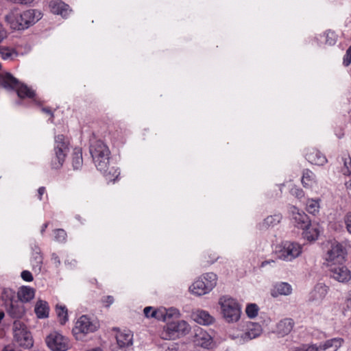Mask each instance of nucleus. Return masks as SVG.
Returning a JSON list of instances; mask_svg holds the SVG:
<instances>
[{
	"mask_svg": "<svg viewBox=\"0 0 351 351\" xmlns=\"http://www.w3.org/2000/svg\"><path fill=\"white\" fill-rule=\"evenodd\" d=\"M43 110L47 113H49V114H51V110H48V109H46V108H44Z\"/></svg>",
	"mask_w": 351,
	"mask_h": 351,
	"instance_id": "3c124183",
	"label": "nucleus"
},
{
	"mask_svg": "<svg viewBox=\"0 0 351 351\" xmlns=\"http://www.w3.org/2000/svg\"><path fill=\"white\" fill-rule=\"evenodd\" d=\"M4 317V313L0 312V321Z\"/></svg>",
	"mask_w": 351,
	"mask_h": 351,
	"instance_id": "8fccbe9b",
	"label": "nucleus"
},
{
	"mask_svg": "<svg viewBox=\"0 0 351 351\" xmlns=\"http://www.w3.org/2000/svg\"><path fill=\"white\" fill-rule=\"evenodd\" d=\"M328 293V287L324 284H317L310 293L309 300L312 302L322 301Z\"/></svg>",
	"mask_w": 351,
	"mask_h": 351,
	"instance_id": "dca6fc26",
	"label": "nucleus"
},
{
	"mask_svg": "<svg viewBox=\"0 0 351 351\" xmlns=\"http://www.w3.org/2000/svg\"><path fill=\"white\" fill-rule=\"evenodd\" d=\"M271 262H272V263H273V262H274V261H273V260H271V261H263V262L261 263V266H262V267H263V266H265V265L270 263Z\"/></svg>",
	"mask_w": 351,
	"mask_h": 351,
	"instance_id": "de8ad7c7",
	"label": "nucleus"
},
{
	"mask_svg": "<svg viewBox=\"0 0 351 351\" xmlns=\"http://www.w3.org/2000/svg\"><path fill=\"white\" fill-rule=\"evenodd\" d=\"M223 317L228 322H237L241 315V308L235 300L221 298L219 300Z\"/></svg>",
	"mask_w": 351,
	"mask_h": 351,
	"instance_id": "423d86ee",
	"label": "nucleus"
},
{
	"mask_svg": "<svg viewBox=\"0 0 351 351\" xmlns=\"http://www.w3.org/2000/svg\"><path fill=\"white\" fill-rule=\"evenodd\" d=\"M0 86L8 90H16L17 95L20 98L25 97L33 98L35 93L26 85L20 84L19 80L10 73L0 74Z\"/></svg>",
	"mask_w": 351,
	"mask_h": 351,
	"instance_id": "7ed1b4c3",
	"label": "nucleus"
},
{
	"mask_svg": "<svg viewBox=\"0 0 351 351\" xmlns=\"http://www.w3.org/2000/svg\"><path fill=\"white\" fill-rule=\"evenodd\" d=\"M145 316L146 317L155 318L158 320H163L166 322L165 318V308H158L154 310L151 306H147L143 310Z\"/></svg>",
	"mask_w": 351,
	"mask_h": 351,
	"instance_id": "6ab92c4d",
	"label": "nucleus"
},
{
	"mask_svg": "<svg viewBox=\"0 0 351 351\" xmlns=\"http://www.w3.org/2000/svg\"><path fill=\"white\" fill-rule=\"evenodd\" d=\"M25 311L23 304L19 300H13L10 298V304L7 309V312L10 317L14 319L21 318Z\"/></svg>",
	"mask_w": 351,
	"mask_h": 351,
	"instance_id": "ddd939ff",
	"label": "nucleus"
},
{
	"mask_svg": "<svg viewBox=\"0 0 351 351\" xmlns=\"http://www.w3.org/2000/svg\"><path fill=\"white\" fill-rule=\"evenodd\" d=\"M165 318H166L167 324L168 322H171L169 321L170 319H171L173 317L178 318L180 317V313H179L178 310H177L176 308H171L169 309L165 308Z\"/></svg>",
	"mask_w": 351,
	"mask_h": 351,
	"instance_id": "473e14b6",
	"label": "nucleus"
},
{
	"mask_svg": "<svg viewBox=\"0 0 351 351\" xmlns=\"http://www.w3.org/2000/svg\"><path fill=\"white\" fill-rule=\"evenodd\" d=\"M294 322L293 319L286 318L281 320L277 325V330L282 335H288L293 329Z\"/></svg>",
	"mask_w": 351,
	"mask_h": 351,
	"instance_id": "4be33fe9",
	"label": "nucleus"
},
{
	"mask_svg": "<svg viewBox=\"0 0 351 351\" xmlns=\"http://www.w3.org/2000/svg\"><path fill=\"white\" fill-rule=\"evenodd\" d=\"M68 142L65 141L64 136L62 134L55 137V157L51 160V168L54 169H60L65 160V158L69 152Z\"/></svg>",
	"mask_w": 351,
	"mask_h": 351,
	"instance_id": "39448f33",
	"label": "nucleus"
},
{
	"mask_svg": "<svg viewBox=\"0 0 351 351\" xmlns=\"http://www.w3.org/2000/svg\"><path fill=\"white\" fill-rule=\"evenodd\" d=\"M66 237V233L63 229H58L56 231V239L59 241H64Z\"/></svg>",
	"mask_w": 351,
	"mask_h": 351,
	"instance_id": "f704fd0d",
	"label": "nucleus"
},
{
	"mask_svg": "<svg viewBox=\"0 0 351 351\" xmlns=\"http://www.w3.org/2000/svg\"><path fill=\"white\" fill-rule=\"evenodd\" d=\"M302 252V246L295 242L286 241L276 254L278 258L291 261L298 257Z\"/></svg>",
	"mask_w": 351,
	"mask_h": 351,
	"instance_id": "6e6552de",
	"label": "nucleus"
},
{
	"mask_svg": "<svg viewBox=\"0 0 351 351\" xmlns=\"http://www.w3.org/2000/svg\"><path fill=\"white\" fill-rule=\"evenodd\" d=\"M291 292V287L287 282H280L277 284L271 291V295L277 297L278 295H289Z\"/></svg>",
	"mask_w": 351,
	"mask_h": 351,
	"instance_id": "b1692460",
	"label": "nucleus"
},
{
	"mask_svg": "<svg viewBox=\"0 0 351 351\" xmlns=\"http://www.w3.org/2000/svg\"><path fill=\"white\" fill-rule=\"evenodd\" d=\"M195 343L204 348H211L213 345V338L206 332L200 330L195 335Z\"/></svg>",
	"mask_w": 351,
	"mask_h": 351,
	"instance_id": "2eb2a0df",
	"label": "nucleus"
},
{
	"mask_svg": "<svg viewBox=\"0 0 351 351\" xmlns=\"http://www.w3.org/2000/svg\"><path fill=\"white\" fill-rule=\"evenodd\" d=\"M83 164L82 153L80 149L75 148L73 154L72 166L74 169H79Z\"/></svg>",
	"mask_w": 351,
	"mask_h": 351,
	"instance_id": "bb28decb",
	"label": "nucleus"
},
{
	"mask_svg": "<svg viewBox=\"0 0 351 351\" xmlns=\"http://www.w3.org/2000/svg\"><path fill=\"white\" fill-rule=\"evenodd\" d=\"M40 12L35 10H28L23 12H20L14 10L8 13L5 19L13 29H25L34 24L39 19Z\"/></svg>",
	"mask_w": 351,
	"mask_h": 351,
	"instance_id": "f257e3e1",
	"label": "nucleus"
},
{
	"mask_svg": "<svg viewBox=\"0 0 351 351\" xmlns=\"http://www.w3.org/2000/svg\"><path fill=\"white\" fill-rule=\"evenodd\" d=\"M343 341V340L341 338H334L327 340L322 346H320L318 348L319 351H336L337 348L341 346Z\"/></svg>",
	"mask_w": 351,
	"mask_h": 351,
	"instance_id": "412c9836",
	"label": "nucleus"
},
{
	"mask_svg": "<svg viewBox=\"0 0 351 351\" xmlns=\"http://www.w3.org/2000/svg\"><path fill=\"white\" fill-rule=\"evenodd\" d=\"M309 178H310V175H309V172L308 171V174L306 175V179L309 180Z\"/></svg>",
	"mask_w": 351,
	"mask_h": 351,
	"instance_id": "603ef678",
	"label": "nucleus"
},
{
	"mask_svg": "<svg viewBox=\"0 0 351 351\" xmlns=\"http://www.w3.org/2000/svg\"><path fill=\"white\" fill-rule=\"evenodd\" d=\"M346 252L345 248L339 243L332 244L331 248L327 252V261H332L335 264H343L345 261Z\"/></svg>",
	"mask_w": 351,
	"mask_h": 351,
	"instance_id": "9d476101",
	"label": "nucleus"
},
{
	"mask_svg": "<svg viewBox=\"0 0 351 351\" xmlns=\"http://www.w3.org/2000/svg\"><path fill=\"white\" fill-rule=\"evenodd\" d=\"M294 219L299 228L305 230L311 226L308 217L305 213H297L294 216Z\"/></svg>",
	"mask_w": 351,
	"mask_h": 351,
	"instance_id": "a878e982",
	"label": "nucleus"
},
{
	"mask_svg": "<svg viewBox=\"0 0 351 351\" xmlns=\"http://www.w3.org/2000/svg\"><path fill=\"white\" fill-rule=\"evenodd\" d=\"M49 7L50 11L56 14H60L66 17L69 12V5L61 0H52L49 2Z\"/></svg>",
	"mask_w": 351,
	"mask_h": 351,
	"instance_id": "4468645a",
	"label": "nucleus"
},
{
	"mask_svg": "<svg viewBox=\"0 0 351 351\" xmlns=\"http://www.w3.org/2000/svg\"><path fill=\"white\" fill-rule=\"evenodd\" d=\"M190 326L186 322L178 320L168 322L164 327V331L162 333V338L165 339H175L184 336L190 331Z\"/></svg>",
	"mask_w": 351,
	"mask_h": 351,
	"instance_id": "20e7f679",
	"label": "nucleus"
},
{
	"mask_svg": "<svg viewBox=\"0 0 351 351\" xmlns=\"http://www.w3.org/2000/svg\"><path fill=\"white\" fill-rule=\"evenodd\" d=\"M89 151L97 169L106 174L110 154L108 147L102 141H95L90 144Z\"/></svg>",
	"mask_w": 351,
	"mask_h": 351,
	"instance_id": "f03ea898",
	"label": "nucleus"
},
{
	"mask_svg": "<svg viewBox=\"0 0 351 351\" xmlns=\"http://www.w3.org/2000/svg\"><path fill=\"white\" fill-rule=\"evenodd\" d=\"M133 335L131 331H124L117 334V344L120 348L128 347L132 345Z\"/></svg>",
	"mask_w": 351,
	"mask_h": 351,
	"instance_id": "f3484780",
	"label": "nucleus"
},
{
	"mask_svg": "<svg viewBox=\"0 0 351 351\" xmlns=\"http://www.w3.org/2000/svg\"><path fill=\"white\" fill-rule=\"evenodd\" d=\"M7 37V32L2 27L1 25L0 24V43Z\"/></svg>",
	"mask_w": 351,
	"mask_h": 351,
	"instance_id": "79ce46f5",
	"label": "nucleus"
},
{
	"mask_svg": "<svg viewBox=\"0 0 351 351\" xmlns=\"http://www.w3.org/2000/svg\"><path fill=\"white\" fill-rule=\"evenodd\" d=\"M272 217H269L266 219L267 223L271 222Z\"/></svg>",
	"mask_w": 351,
	"mask_h": 351,
	"instance_id": "09e8293b",
	"label": "nucleus"
},
{
	"mask_svg": "<svg viewBox=\"0 0 351 351\" xmlns=\"http://www.w3.org/2000/svg\"><path fill=\"white\" fill-rule=\"evenodd\" d=\"M190 289L197 295H202L210 291V290H207L205 281L202 278L196 280Z\"/></svg>",
	"mask_w": 351,
	"mask_h": 351,
	"instance_id": "5701e85b",
	"label": "nucleus"
},
{
	"mask_svg": "<svg viewBox=\"0 0 351 351\" xmlns=\"http://www.w3.org/2000/svg\"><path fill=\"white\" fill-rule=\"evenodd\" d=\"M47 223H45V224L44 225V227H43V229L42 230V231H44V230H45V229L47 228Z\"/></svg>",
	"mask_w": 351,
	"mask_h": 351,
	"instance_id": "864d4df0",
	"label": "nucleus"
},
{
	"mask_svg": "<svg viewBox=\"0 0 351 351\" xmlns=\"http://www.w3.org/2000/svg\"><path fill=\"white\" fill-rule=\"evenodd\" d=\"M102 302L104 303H106V306H110L111 304L113 303L114 302V298L112 296H110V295H108L106 297L104 298V299L102 300Z\"/></svg>",
	"mask_w": 351,
	"mask_h": 351,
	"instance_id": "ea45409f",
	"label": "nucleus"
},
{
	"mask_svg": "<svg viewBox=\"0 0 351 351\" xmlns=\"http://www.w3.org/2000/svg\"><path fill=\"white\" fill-rule=\"evenodd\" d=\"M3 351H20V350H16L14 348H12L10 346H5Z\"/></svg>",
	"mask_w": 351,
	"mask_h": 351,
	"instance_id": "49530a36",
	"label": "nucleus"
},
{
	"mask_svg": "<svg viewBox=\"0 0 351 351\" xmlns=\"http://www.w3.org/2000/svg\"><path fill=\"white\" fill-rule=\"evenodd\" d=\"M330 273L332 278L340 282H347L351 280L350 271L342 264L332 263L330 265Z\"/></svg>",
	"mask_w": 351,
	"mask_h": 351,
	"instance_id": "9b49d317",
	"label": "nucleus"
},
{
	"mask_svg": "<svg viewBox=\"0 0 351 351\" xmlns=\"http://www.w3.org/2000/svg\"><path fill=\"white\" fill-rule=\"evenodd\" d=\"M52 258V261L56 264V267H58L60 265V258H59V256L56 254H55V253L52 254V258Z\"/></svg>",
	"mask_w": 351,
	"mask_h": 351,
	"instance_id": "37998d69",
	"label": "nucleus"
},
{
	"mask_svg": "<svg viewBox=\"0 0 351 351\" xmlns=\"http://www.w3.org/2000/svg\"><path fill=\"white\" fill-rule=\"evenodd\" d=\"M13 332L14 340L20 346L25 348L32 347L33 340L32 335L23 322L19 320H15L14 322Z\"/></svg>",
	"mask_w": 351,
	"mask_h": 351,
	"instance_id": "0eeeda50",
	"label": "nucleus"
},
{
	"mask_svg": "<svg viewBox=\"0 0 351 351\" xmlns=\"http://www.w3.org/2000/svg\"><path fill=\"white\" fill-rule=\"evenodd\" d=\"M307 210L311 213H314L318 210L319 208V203L317 201L311 199L308 200L307 204Z\"/></svg>",
	"mask_w": 351,
	"mask_h": 351,
	"instance_id": "72a5a7b5",
	"label": "nucleus"
},
{
	"mask_svg": "<svg viewBox=\"0 0 351 351\" xmlns=\"http://www.w3.org/2000/svg\"><path fill=\"white\" fill-rule=\"evenodd\" d=\"M45 188L42 186V187H40L38 190V197L40 199H41L42 198V195H43V193H45Z\"/></svg>",
	"mask_w": 351,
	"mask_h": 351,
	"instance_id": "c03bdc74",
	"label": "nucleus"
},
{
	"mask_svg": "<svg viewBox=\"0 0 351 351\" xmlns=\"http://www.w3.org/2000/svg\"><path fill=\"white\" fill-rule=\"evenodd\" d=\"M119 175V173L116 176V178H118V176Z\"/></svg>",
	"mask_w": 351,
	"mask_h": 351,
	"instance_id": "5fc2aeb1",
	"label": "nucleus"
},
{
	"mask_svg": "<svg viewBox=\"0 0 351 351\" xmlns=\"http://www.w3.org/2000/svg\"><path fill=\"white\" fill-rule=\"evenodd\" d=\"M193 319L197 323L202 325H209L214 321L213 317L204 311H197L193 314Z\"/></svg>",
	"mask_w": 351,
	"mask_h": 351,
	"instance_id": "a211bd4d",
	"label": "nucleus"
},
{
	"mask_svg": "<svg viewBox=\"0 0 351 351\" xmlns=\"http://www.w3.org/2000/svg\"><path fill=\"white\" fill-rule=\"evenodd\" d=\"M0 55L3 59L5 60L8 59L12 53L8 48L0 46Z\"/></svg>",
	"mask_w": 351,
	"mask_h": 351,
	"instance_id": "c9c22d12",
	"label": "nucleus"
},
{
	"mask_svg": "<svg viewBox=\"0 0 351 351\" xmlns=\"http://www.w3.org/2000/svg\"><path fill=\"white\" fill-rule=\"evenodd\" d=\"M56 313L61 324H64L68 320L67 309L64 306L56 305Z\"/></svg>",
	"mask_w": 351,
	"mask_h": 351,
	"instance_id": "c756f323",
	"label": "nucleus"
},
{
	"mask_svg": "<svg viewBox=\"0 0 351 351\" xmlns=\"http://www.w3.org/2000/svg\"><path fill=\"white\" fill-rule=\"evenodd\" d=\"M21 278L27 282H31L33 280V276L29 271H23L21 273Z\"/></svg>",
	"mask_w": 351,
	"mask_h": 351,
	"instance_id": "58836bf2",
	"label": "nucleus"
},
{
	"mask_svg": "<svg viewBox=\"0 0 351 351\" xmlns=\"http://www.w3.org/2000/svg\"><path fill=\"white\" fill-rule=\"evenodd\" d=\"M344 311H351V291L349 293V297L346 301V307H344Z\"/></svg>",
	"mask_w": 351,
	"mask_h": 351,
	"instance_id": "a19ab883",
	"label": "nucleus"
},
{
	"mask_svg": "<svg viewBox=\"0 0 351 351\" xmlns=\"http://www.w3.org/2000/svg\"><path fill=\"white\" fill-rule=\"evenodd\" d=\"M19 301L22 304L30 301L34 297V289L28 287H22L17 293Z\"/></svg>",
	"mask_w": 351,
	"mask_h": 351,
	"instance_id": "aec40b11",
	"label": "nucleus"
},
{
	"mask_svg": "<svg viewBox=\"0 0 351 351\" xmlns=\"http://www.w3.org/2000/svg\"><path fill=\"white\" fill-rule=\"evenodd\" d=\"M252 328H249V330L245 333V339H252L260 335L261 333V326L258 324H252Z\"/></svg>",
	"mask_w": 351,
	"mask_h": 351,
	"instance_id": "c85d7f7f",
	"label": "nucleus"
},
{
	"mask_svg": "<svg viewBox=\"0 0 351 351\" xmlns=\"http://www.w3.org/2000/svg\"><path fill=\"white\" fill-rule=\"evenodd\" d=\"M48 347L53 351H66L69 348L68 339L58 332H53L46 338Z\"/></svg>",
	"mask_w": 351,
	"mask_h": 351,
	"instance_id": "1a4fd4ad",
	"label": "nucleus"
},
{
	"mask_svg": "<svg viewBox=\"0 0 351 351\" xmlns=\"http://www.w3.org/2000/svg\"><path fill=\"white\" fill-rule=\"evenodd\" d=\"M97 330V326L90 321L86 315H82L77 321L75 328L73 329L74 335L93 332Z\"/></svg>",
	"mask_w": 351,
	"mask_h": 351,
	"instance_id": "f8f14e48",
	"label": "nucleus"
},
{
	"mask_svg": "<svg viewBox=\"0 0 351 351\" xmlns=\"http://www.w3.org/2000/svg\"><path fill=\"white\" fill-rule=\"evenodd\" d=\"M346 229L351 234V213H348L344 217Z\"/></svg>",
	"mask_w": 351,
	"mask_h": 351,
	"instance_id": "4c0bfd02",
	"label": "nucleus"
},
{
	"mask_svg": "<svg viewBox=\"0 0 351 351\" xmlns=\"http://www.w3.org/2000/svg\"><path fill=\"white\" fill-rule=\"evenodd\" d=\"M307 174H308V171H306V172H304L303 173V176H302V184H303V185L304 186L308 185V183L306 182V180H305L306 175H307Z\"/></svg>",
	"mask_w": 351,
	"mask_h": 351,
	"instance_id": "a18cd8bd",
	"label": "nucleus"
},
{
	"mask_svg": "<svg viewBox=\"0 0 351 351\" xmlns=\"http://www.w3.org/2000/svg\"><path fill=\"white\" fill-rule=\"evenodd\" d=\"M319 230L317 228H306L304 232V237L309 241H315L319 236Z\"/></svg>",
	"mask_w": 351,
	"mask_h": 351,
	"instance_id": "7c9ffc66",
	"label": "nucleus"
},
{
	"mask_svg": "<svg viewBox=\"0 0 351 351\" xmlns=\"http://www.w3.org/2000/svg\"><path fill=\"white\" fill-rule=\"evenodd\" d=\"M49 308L47 302L38 300L35 306V313L38 318H46L49 316Z\"/></svg>",
	"mask_w": 351,
	"mask_h": 351,
	"instance_id": "393cba45",
	"label": "nucleus"
},
{
	"mask_svg": "<svg viewBox=\"0 0 351 351\" xmlns=\"http://www.w3.org/2000/svg\"><path fill=\"white\" fill-rule=\"evenodd\" d=\"M351 63V46L346 51V53L343 58V64L348 66Z\"/></svg>",
	"mask_w": 351,
	"mask_h": 351,
	"instance_id": "e433bc0d",
	"label": "nucleus"
},
{
	"mask_svg": "<svg viewBox=\"0 0 351 351\" xmlns=\"http://www.w3.org/2000/svg\"><path fill=\"white\" fill-rule=\"evenodd\" d=\"M205 281L207 290H212L217 285V275L214 273H207L202 277Z\"/></svg>",
	"mask_w": 351,
	"mask_h": 351,
	"instance_id": "cd10ccee",
	"label": "nucleus"
},
{
	"mask_svg": "<svg viewBox=\"0 0 351 351\" xmlns=\"http://www.w3.org/2000/svg\"><path fill=\"white\" fill-rule=\"evenodd\" d=\"M259 308L256 304H249L246 307V314L250 318H254L258 315Z\"/></svg>",
	"mask_w": 351,
	"mask_h": 351,
	"instance_id": "2f4dec72",
	"label": "nucleus"
}]
</instances>
